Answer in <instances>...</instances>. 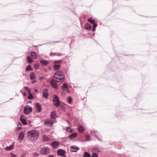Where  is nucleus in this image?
Returning a JSON list of instances; mask_svg holds the SVG:
<instances>
[{
	"label": "nucleus",
	"instance_id": "obj_35",
	"mask_svg": "<svg viewBox=\"0 0 157 157\" xmlns=\"http://www.w3.org/2000/svg\"><path fill=\"white\" fill-rule=\"evenodd\" d=\"M31 69V66L30 65H29L26 68V71H29Z\"/></svg>",
	"mask_w": 157,
	"mask_h": 157
},
{
	"label": "nucleus",
	"instance_id": "obj_10",
	"mask_svg": "<svg viewBox=\"0 0 157 157\" xmlns=\"http://www.w3.org/2000/svg\"><path fill=\"white\" fill-rule=\"evenodd\" d=\"M78 130L80 133H83L85 131V129L82 125L78 124Z\"/></svg>",
	"mask_w": 157,
	"mask_h": 157
},
{
	"label": "nucleus",
	"instance_id": "obj_20",
	"mask_svg": "<svg viewBox=\"0 0 157 157\" xmlns=\"http://www.w3.org/2000/svg\"><path fill=\"white\" fill-rule=\"evenodd\" d=\"M40 63L42 65L44 66L47 65L49 63L48 61L45 60H40Z\"/></svg>",
	"mask_w": 157,
	"mask_h": 157
},
{
	"label": "nucleus",
	"instance_id": "obj_16",
	"mask_svg": "<svg viewBox=\"0 0 157 157\" xmlns=\"http://www.w3.org/2000/svg\"><path fill=\"white\" fill-rule=\"evenodd\" d=\"M30 56L33 59H36L38 56L36 53L33 51L32 52L30 53Z\"/></svg>",
	"mask_w": 157,
	"mask_h": 157
},
{
	"label": "nucleus",
	"instance_id": "obj_23",
	"mask_svg": "<svg viewBox=\"0 0 157 157\" xmlns=\"http://www.w3.org/2000/svg\"><path fill=\"white\" fill-rule=\"evenodd\" d=\"M61 65L60 64H55L53 66V69L55 70H56L60 68Z\"/></svg>",
	"mask_w": 157,
	"mask_h": 157
},
{
	"label": "nucleus",
	"instance_id": "obj_12",
	"mask_svg": "<svg viewBox=\"0 0 157 157\" xmlns=\"http://www.w3.org/2000/svg\"><path fill=\"white\" fill-rule=\"evenodd\" d=\"M54 76H56L59 77H64L63 73L60 70H58L54 74Z\"/></svg>",
	"mask_w": 157,
	"mask_h": 157
},
{
	"label": "nucleus",
	"instance_id": "obj_37",
	"mask_svg": "<svg viewBox=\"0 0 157 157\" xmlns=\"http://www.w3.org/2000/svg\"><path fill=\"white\" fill-rule=\"evenodd\" d=\"M86 140H87V141H89L90 140V135H86Z\"/></svg>",
	"mask_w": 157,
	"mask_h": 157
},
{
	"label": "nucleus",
	"instance_id": "obj_9",
	"mask_svg": "<svg viewBox=\"0 0 157 157\" xmlns=\"http://www.w3.org/2000/svg\"><path fill=\"white\" fill-rule=\"evenodd\" d=\"M35 109L37 112H40L41 110V107L40 105L38 103H36L35 105Z\"/></svg>",
	"mask_w": 157,
	"mask_h": 157
},
{
	"label": "nucleus",
	"instance_id": "obj_47",
	"mask_svg": "<svg viewBox=\"0 0 157 157\" xmlns=\"http://www.w3.org/2000/svg\"><path fill=\"white\" fill-rule=\"evenodd\" d=\"M21 157H24V155H22L21 156Z\"/></svg>",
	"mask_w": 157,
	"mask_h": 157
},
{
	"label": "nucleus",
	"instance_id": "obj_38",
	"mask_svg": "<svg viewBox=\"0 0 157 157\" xmlns=\"http://www.w3.org/2000/svg\"><path fill=\"white\" fill-rule=\"evenodd\" d=\"M33 95L32 94H29V96H28V98L29 99H32L33 98Z\"/></svg>",
	"mask_w": 157,
	"mask_h": 157
},
{
	"label": "nucleus",
	"instance_id": "obj_44",
	"mask_svg": "<svg viewBox=\"0 0 157 157\" xmlns=\"http://www.w3.org/2000/svg\"><path fill=\"white\" fill-rule=\"evenodd\" d=\"M47 157H54V156L52 155H49Z\"/></svg>",
	"mask_w": 157,
	"mask_h": 157
},
{
	"label": "nucleus",
	"instance_id": "obj_4",
	"mask_svg": "<svg viewBox=\"0 0 157 157\" xmlns=\"http://www.w3.org/2000/svg\"><path fill=\"white\" fill-rule=\"evenodd\" d=\"M91 151L93 153L91 157H98L97 153L99 151L98 149L96 148H93L91 150Z\"/></svg>",
	"mask_w": 157,
	"mask_h": 157
},
{
	"label": "nucleus",
	"instance_id": "obj_6",
	"mask_svg": "<svg viewBox=\"0 0 157 157\" xmlns=\"http://www.w3.org/2000/svg\"><path fill=\"white\" fill-rule=\"evenodd\" d=\"M30 78L31 80V83H34L36 81L35 79L36 78L35 74L33 72H32L30 74Z\"/></svg>",
	"mask_w": 157,
	"mask_h": 157
},
{
	"label": "nucleus",
	"instance_id": "obj_39",
	"mask_svg": "<svg viewBox=\"0 0 157 157\" xmlns=\"http://www.w3.org/2000/svg\"><path fill=\"white\" fill-rule=\"evenodd\" d=\"M10 156L12 157H16V155L12 153H11V154H10Z\"/></svg>",
	"mask_w": 157,
	"mask_h": 157
},
{
	"label": "nucleus",
	"instance_id": "obj_2",
	"mask_svg": "<svg viewBox=\"0 0 157 157\" xmlns=\"http://www.w3.org/2000/svg\"><path fill=\"white\" fill-rule=\"evenodd\" d=\"M54 105L56 107H59L60 105V102L56 95H54L53 98Z\"/></svg>",
	"mask_w": 157,
	"mask_h": 157
},
{
	"label": "nucleus",
	"instance_id": "obj_19",
	"mask_svg": "<svg viewBox=\"0 0 157 157\" xmlns=\"http://www.w3.org/2000/svg\"><path fill=\"white\" fill-rule=\"evenodd\" d=\"M84 28L87 30H90L91 29V26L90 24L87 23L85 25Z\"/></svg>",
	"mask_w": 157,
	"mask_h": 157
},
{
	"label": "nucleus",
	"instance_id": "obj_13",
	"mask_svg": "<svg viewBox=\"0 0 157 157\" xmlns=\"http://www.w3.org/2000/svg\"><path fill=\"white\" fill-rule=\"evenodd\" d=\"M44 123L46 125L52 126L53 124V122L51 120L48 119L45 121Z\"/></svg>",
	"mask_w": 157,
	"mask_h": 157
},
{
	"label": "nucleus",
	"instance_id": "obj_33",
	"mask_svg": "<svg viewBox=\"0 0 157 157\" xmlns=\"http://www.w3.org/2000/svg\"><path fill=\"white\" fill-rule=\"evenodd\" d=\"M67 100L68 102L69 103V104L71 103V101H72V99H71V97H68L67 98Z\"/></svg>",
	"mask_w": 157,
	"mask_h": 157
},
{
	"label": "nucleus",
	"instance_id": "obj_45",
	"mask_svg": "<svg viewBox=\"0 0 157 157\" xmlns=\"http://www.w3.org/2000/svg\"><path fill=\"white\" fill-rule=\"evenodd\" d=\"M26 93L25 92H24L23 93V95L24 96H25V95H26Z\"/></svg>",
	"mask_w": 157,
	"mask_h": 157
},
{
	"label": "nucleus",
	"instance_id": "obj_11",
	"mask_svg": "<svg viewBox=\"0 0 157 157\" xmlns=\"http://www.w3.org/2000/svg\"><path fill=\"white\" fill-rule=\"evenodd\" d=\"M65 152L64 150L59 149L57 152V154L59 156H61L63 157L65 156Z\"/></svg>",
	"mask_w": 157,
	"mask_h": 157
},
{
	"label": "nucleus",
	"instance_id": "obj_34",
	"mask_svg": "<svg viewBox=\"0 0 157 157\" xmlns=\"http://www.w3.org/2000/svg\"><path fill=\"white\" fill-rule=\"evenodd\" d=\"M93 28L92 29V31H94L95 30V29L96 28L97 25V24L95 22L94 24H93Z\"/></svg>",
	"mask_w": 157,
	"mask_h": 157
},
{
	"label": "nucleus",
	"instance_id": "obj_15",
	"mask_svg": "<svg viewBox=\"0 0 157 157\" xmlns=\"http://www.w3.org/2000/svg\"><path fill=\"white\" fill-rule=\"evenodd\" d=\"M25 136V133L23 132H21L19 135V139L21 140L23 139Z\"/></svg>",
	"mask_w": 157,
	"mask_h": 157
},
{
	"label": "nucleus",
	"instance_id": "obj_28",
	"mask_svg": "<svg viewBox=\"0 0 157 157\" xmlns=\"http://www.w3.org/2000/svg\"><path fill=\"white\" fill-rule=\"evenodd\" d=\"M43 140L44 141H48L49 140V139L48 137L46 135H44L43 136Z\"/></svg>",
	"mask_w": 157,
	"mask_h": 157
},
{
	"label": "nucleus",
	"instance_id": "obj_29",
	"mask_svg": "<svg viewBox=\"0 0 157 157\" xmlns=\"http://www.w3.org/2000/svg\"><path fill=\"white\" fill-rule=\"evenodd\" d=\"M67 87L68 86L67 85L66 83H64L63 84L62 89L63 90H64L65 89L67 88Z\"/></svg>",
	"mask_w": 157,
	"mask_h": 157
},
{
	"label": "nucleus",
	"instance_id": "obj_3",
	"mask_svg": "<svg viewBox=\"0 0 157 157\" xmlns=\"http://www.w3.org/2000/svg\"><path fill=\"white\" fill-rule=\"evenodd\" d=\"M40 153L41 154L47 155L50 153V150L48 148L44 147L41 149Z\"/></svg>",
	"mask_w": 157,
	"mask_h": 157
},
{
	"label": "nucleus",
	"instance_id": "obj_14",
	"mask_svg": "<svg viewBox=\"0 0 157 157\" xmlns=\"http://www.w3.org/2000/svg\"><path fill=\"white\" fill-rule=\"evenodd\" d=\"M20 119L21 122L23 123L24 125H26L27 124L26 120L24 118V115H21L20 117Z\"/></svg>",
	"mask_w": 157,
	"mask_h": 157
},
{
	"label": "nucleus",
	"instance_id": "obj_24",
	"mask_svg": "<svg viewBox=\"0 0 157 157\" xmlns=\"http://www.w3.org/2000/svg\"><path fill=\"white\" fill-rule=\"evenodd\" d=\"M77 135L75 133H73L72 134L69 136V137L71 139L73 138H74L76 137Z\"/></svg>",
	"mask_w": 157,
	"mask_h": 157
},
{
	"label": "nucleus",
	"instance_id": "obj_7",
	"mask_svg": "<svg viewBox=\"0 0 157 157\" xmlns=\"http://www.w3.org/2000/svg\"><path fill=\"white\" fill-rule=\"evenodd\" d=\"M32 108L31 107H25L24 108V113L25 114H27L30 113L32 111Z\"/></svg>",
	"mask_w": 157,
	"mask_h": 157
},
{
	"label": "nucleus",
	"instance_id": "obj_40",
	"mask_svg": "<svg viewBox=\"0 0 157 157\" xmlns=\"http://www.w3.org/2000/svg\"><path fill=\"white\" fill-rule=\"evenodd\" d=\"M39 155L38 154H37V153H34L33 155L35 156H37Z\"/></svg>",
	"mask_w": 157,
	"mask_h": 157
},
{
	"label": "nucleus",
	"instance_id": "obj_46",
	"mask_svg": "<svg viewBox=\"0 0 157 157\" xmlns=\"http://www.w3.org/2000/svg\"><path fill=\"white\" fill-rule=\"evenodd\" d=\"M70 132H72V130H71L70 131Z\"/></svg>",
	"mask_w": 157,
	"mask_h": 157
},
{
	"label": "nucleus",
	"instance_id": "obj_27",
	"mask_svg": "<svg viewBox=\"0 0 157 157\" xmlns=\"http://www.w3.org/2000/svg\"><path fill=\"white\" fill-rule=\"evenodd\" d=\"M27 61L29 63H31L33 61V60L30 57L28 56L27 58Z\"/></svg>",
	"mask_w": 157,
	"mask_h": 157
},
{
	"label": "nucleus",
	"instance_id": "obj_1",
	"mask_svg": "<svg viewBox=\"0 0 157 157\" xmlns=\"http://www.w3.org/2000/svg\"><path fill=\"white\" fill-rule=\"evenodd\" d=\"M27 136L30 139L35 140H37L39 135V132L35 130L29 131L27 133Z\"/></svg>",
	"mask_w": 157,
	"mask_h": 157
},
{
	"label": "nucleus",
	"instance_id": "obj_5",
	"mask_svg": "<svg viewBox=\"0 0 157 157\" xmlns=\"http://www.w3.org/2000/svg\"><path fill=\"white\" fill-rule=\"evenodd\" d=\"M57 82L55 80L52 79L50 82L51 86L54 88L57 89V84L56 83Z\"/></svg>",
	"mask_w": 157,
	"mask_h": 157
},
{
	"label": "nucleus",
	"instance_id": "obj_21",
	"mask_svg": "<svg viewBox=\"0 0 157 157\" xmlns=\"http://www.w3.org/2000/svg\"><path fill=\"white\" fill-rule=\"evenodd\" d=\"M14 147V145L13 144H12L9 146H7L5 148V149L7 151H10L12 150L13 148Z\"/></svg>",
	"mask_w": 157,
	"mask_h": 157
},
{
	"label": "nucleus",
	"instance_id": "obj_26",
	"mask_svg": "<svg viewBox=\"0 0 157 157\" xmlns=\"http://www.w3.org/2000/svg\"><path fill=\"white\" fill-rule=\"evenodd\" d=\"M83 157H91V156L89 153L85 152L84 153Z\"/></svg>",
	"mask_w": 157,
	"mask_h": 157
},
{
	"label": "nucleus",
	"instance_id": "obj_17",
	"mask_svg": "<svg viewBox=\"0 0 157 157\" xmlns=\"http://www.w3.org/2000/svg\"><path fill=\"white\" fill-rule=\"evenodd\" d=\"M51 144L53 147L55 149L57 148L59 145V143L57 142H53L51 143Z\"/></svg>",
	"mask_w": 157,
	"mask_h": 157
},
{
	"label": "nucleus",
	"instance_id": "obj_41",
	"mask_svg": "<svg viewBox=\"0 0 157 157\" xmlns=\"http://www.w3.org/2000/svg\"><path fill=\"white\" fill-rule=\"evenodd\" d=\"M70 127H67L66 128V130L67 131L69 130V129H70Z\"/></svg>",
	"mask_w": 157,
	"mask_h": 157
},
{
	"label": "nucleus",
	"instance_id": "obj_31",
	"mask_svg": "<svg viewBox=\"0 0 157 157\" xmlns=\"http://www.w3.org/2000/svg\"><path fill=\"white\" fill-rule=\"evenodd\" d=\"M63 62L62 60H56L54 62V64H58L61 63Z\"/></svg>",
	"mask_w": 157,
	"mask_h": 157
},
{
	"label": "nucleus",
	"instance_id": "obj_18",
	"mask_svg": "<svg viewBox=\"0 0 157 157\" xmlns=\"http://www.w3.org/2000/svg\"><path fill=\"white\" fill-rule=\"evenodd\" d=\"M43 95L44 97L47 98L48 95V94L47 89H45L43 92Z\"/></svg>",
	"mask_w": 157,
	"mask_h": 157
},
{
	"label": "nucleus",
	"instance_id": "obj_43",
	"mask_svg": "<svg viewBox=\"0 0 157 157\" xmlns=\"http://www.w3.org/2000/svg\"><path fill=\"white\" fill-rule=\"evenodd\" d=\"M44 79L43 77H40L39 78V79L40 80H42Z\"/></svg>",
	"mask_w": 157,
	"mask_h": 157
},
{
	"label": "nucleus",
	"instance_id": "obj_22",
	"mask_svg": "<svg viewBox=\"0 0 157 157\" xmlns=\"http://www.w3.org/2000/svg\"><path fill=\"white\" fill-rule=\"evenodd\" d=\"M71 151L72 152H76L79 149V148L77 147H76L73 146H71Z\"/></svg>",
	"mask_w": 157,
	"mask_h": 157
},
{
	"label": "nucleus",
	"instance_id": "obj_36",
	"mask_svg": "<svg viewBox=\"0 0 157 157\" xmlns=\"http://www.w3.org/2000/svg\"><path fill=\"white\" fill-rule=\"evenodd\" d=\"M24 89L26 90L27 92H28L29 93H30V90L29 89V88L26 86H25L24 87Z\"/></svg>",
	"mask_w": 157,
	"mask_h": 157
},
{
	"label": "nucleus",
	"instance_id": "obj_8",
	"mask_svg": "<svg viewBox=\"0 0 157 157\" xmlns=\"http://www.w3.org/2000/svg\"><path fill=\"white\" fill-rule=\"evenodd\" d=\"M53 78L59 80V81H57V82H63L64 79V77H59L56 76H54L53 77Z\"/></svg>",
	"mask_w": 157,
	"mask_h": 157
},
{
	"label": "nucleus",
	"instance_id": "obj_42",
	"mask_svg": "<svg viewBox=\"0 0 157 157\" xmlns=\"http://www.w3.org/2000/svg\"><path fill=\"white\" fill-rule=\"evenodd\" d=\"M21 127H18L17 128V130L19 131V130H21Z\"/></svg>",
	"mask_w": 157,
	"mask_h": 157
},
{
	"label": "nucleus",
	"instance_id": "obj_30",
	"mask_svg": "<svg viewBox=\"0 0 157 157\" xmlns=\"http://www.w3.org/2000/svg\"><path fill=\"white\" fill-rule=\"evenodd\" d=\"M39 64L38 63L35 64L34 65V68L36 70H38L39 69Z\"/></svg>",
	"mask_w": 157,
	"mask_h": 157
},
{
	"label": "nucleus",
	"instance_id": "obj_25",
	"mask_svg": "<svg viewBox=\"0 0 157 157\" xmlns=\"http://www.w3.org/2000/svg\"><path fill=\"white\" fill-rule=\"evenodd\" d=\"M51 117L52 118L55 119L56 117V115L55 112H52L51 113Z\"/></svg>",
	"mask_w": 157,
	"mask_h": 157
},
{
	"label": "nucleus",
	"instance_id": "obj_48",
	"mask_svg": "<svg viewBox=\"0 0 157 157\" xmlns=\"http://www.w3.org/2000/svg\"><path fill=\"white\" fill-rule=\"evenodd\" d=\"M35 91L36 92L37 91L36 90H35Z\"/></svg>",
	"mask_w": 157,
	"mask_h": 157
},
{
	"label": "nucleus",
	"instance_id": "obj_32",
	"mask_svg": "<svg viewBox=\"0 0 157 157\" xmlns=\"http://www.w3.org/2000/svg\"><path fill=\"white\" fill-rule=\"evenodd\" d=\"M88 21L92 24H94L95 22L94 20H93L91 18H89L88 19Z\"/></svg>",
	"mask_w": 157,
	"mask_h": 157
}]
</instances>
